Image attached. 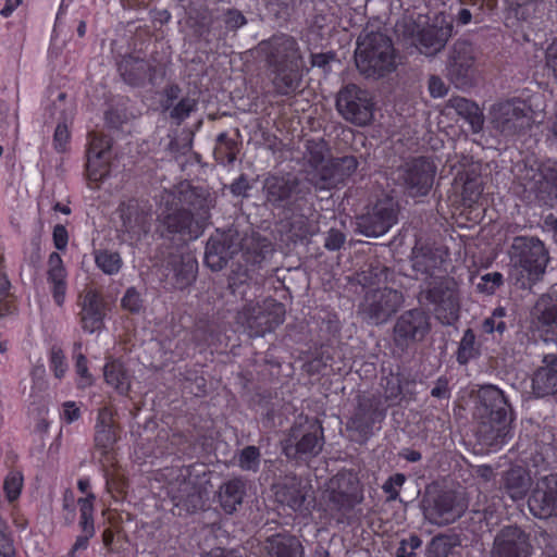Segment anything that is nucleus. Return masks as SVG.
<instances>
[{"instance_id":"nucleus-1","label":"nucleus","mask_w":557,"mask_h":557,"mask_svg":"<svg viewBox=\"0 0 557 557\" xmlns=\"http://www.w3.org/2000/svg\"><path fill=\"white\" fill-rule=\"evenodd\" d=\"M356 481L351 474L338 473L332 478L324 493L327 497V507L318 504L312 496V487L297 478L289 479L288 483L278 485L275 495L280 503L288 506L304 517L310 516L313 510L324 513L349 508L354 504Z\"/></svg>"},{"instance_id":"nucleus-2","label":"nucleus","mask_w":557,"mask_h":557,"mask_svg":"<svg viewBox=\"0 0 557 557\" xmlns=\"http://www.w3.org/2000/svg\"><path fill=\"white\" fill-rule=\"evenodd\" d=\"M274 74L273 84L281 95L294 92L300 82L302 66L296 41L288 36H276L260 45Z\"/></svg>"},{"instance_id":"nucleus-3","label":"nucleus","mask_w":557,"mask_h":557,"mask_svg":"<svg viewBox=\"0 0 557 557\" xmlns=\"http://www.w3.org/2000/svg\"><path fill=\"white\" fill-rule=\"evenodd\" d=\"M359 72L369 78H380L397 67L396 52L388 36L367 29L359 36L355 52Z\"/></svg>"},{"instance_id":"nucleus-4","label":"nucleus","mask_w":557,"mask_h":557,"mask_svg":"<svg viewBox=\"0 0 557 557\" xmlns=\"http://www.w3.org/2000/svg\"><path fill=\"white\" fill-rule=\"evenodd\" d=\"M515 284L530 288L544 274L548 256L543 243L533 237H516L510 249Z\"/></svg>"},{"instance_id":"nucleus-5","label":"nucleus","mask_w":557,"mask_h":557,"mask_svg":"<svg viewBox=\"0 0 557 557\" xmlns=\"http://www.w3.org/2000/svg\"><path fill=\"white\" fill-rule=\"evenodd\" d=\"M515 171L525 191L535 194L549 207L557 206V161L530 158L517 164Z\"/></svg>"},{"instance_id":"nucleus-6","label":"nucleus","mask_w":557,"mask_h":557,"mask_svg":"<svg viewBox=\"0 0 557 557\" xmlns=\"http://www.w3.org/2000/svg\"><path fill=\"white\" fill-rule=\"evenodd\" d=\"M284 306L272 298H267L260 304H248L238 313L240 323L251 337L263 336L272 332L284 322Z\"/></svg>"},{"instance_id":"nucleus-7","label":"nucleus","mask_w":557,"mask_h":557,"mask_svg":"<svg viewBox=\"0 0 557 557\" xmlns=\"http://www.w3.org/2000/svg\"><path fill=\"white\" fill-rule=\"evenodd\" d=\"M525 101L511 99L492 106L488 120L492 127L505 137L513 136L529 128L535 117L529 115Z\"/></svg>"},{"instance_id":"nucleus-8","label":"nucleus","mask_w":557,"mask_h":557,"mask_svg":"<svg viewBox=\"0 0 557 557\" xmlns=\"http://www.w3.org/2000/svg\"><path fill=\"white\" fill-rule=\"evenodd\" d=\"M336 109L347 122L366 126L373 121L375 103L368 90L349 84L338 91Z\"/></svg>"},{"instance_id":"nucleus-9","label":"nucleus","mask_w":557,"mask_h":557,"mask_svg":"<svg viewBox=\"0 0 557 557\" xmlns=\"http://www.w3.org/2000/svg\"><path fill=\"white\" fill-rule=\"evenodd\" d=\"M158 220L169 233H178L190 239H196L203 227V223L194 220L188 211L178 209L175 195L166 190L161 196Z\"/></svg>"},{"instance_id":"nucleus-10","label":"nucleus","mask_w":557,"mask_h":557,"mask_svg":"<svg viewBox=\"0 0 557 557\" xmlns=\"http://www.w3.org/2000/svg\"><path fill=\"white\" fill-rule=\"evenodd\" d=\"M398 207L392 197L377 200L370 211L359 218L358 225L368 237L386 234L397 223Z\"/></svg>"},{"instance_id":"nucleus-11","label":"nucleus","mask_w":557,"mask_h":557,"mask_svg":"<svg viewBox=\"0 0 557 557\" xmlns=\"http://www.w3.org/2000/svg\"><path fill=\"white\" fill-rule=\"evenodd\" d=\"M425 298L435 305V315L443 324L451 325L459 319V298L453 282H436L425 292Z\"/></svg>"},{"instance_id":"nucleus-12","label":"nucleus","mask_w":557,"mask_h":557,"mask_svg":"<svg viewBox=\"0 0 557 557\" xmlns=\"http://www.w3.org/2000/svg\"><path fill=\"white\" fill-rule=\"evenodd\" d=\"M436 166L426 158L414 159L398 171L411 196H424L433 185Z\"/></svg>"},{"instance_id":"nucleus-13","label":"nucleus","mask_w":557,"mask_h":557,"mask_svg":"<svg viewBox=\"0 0 557 557\" xmlns=\"http://www.w3.org/2000/svg\"><path fill=\"white\" fill-rule=\"evenodd\" d=\"M111 143L107 137L94 135L87 151L86 172L91 188L98 187L110 174Z\"/></svg>"},{"instance_id":"nucleus-14","label":"nucleus","mask_w":557,"mask_h":557,"mask_svg":"<svg viewBox=\"0 0 557 557\" xmlns=\"http://www.w3.org/2000/svg\"><path fill=\"white\" fill-rule=\"evenodd\" d=\"M531 513L540 519L557 515V475L540 478L528 500Z\"/></svg>"},{"instance_id":"nucleus-15","label":"nucleus","mask_w":557,"mask_h":557,"mask_svg":"<svg viewBox=\"0 0 557 557\" xmlns=\"http://www.w3.org/2000/svg\"><path fill=\"white\" fill-rule=\"evenodd\" d=\"M468 502L460 493H444L425 507L424 515L434 524H448L462 516Z\"/></svg>"},{"instance_id":"nucleus-16","label":"nucleus","mask_w":557,"mask_h":557,"mask_svg":"<svg viewBox=\"0 0 557 557\" xmlns=\"http://www.w3.org/2000/svg\"><path fill=\"white\" fill-rule=\"evenodd\" d=\"M430 317L420 309L403 313L394 327L395 339L406 345L422 341L430 332Z\"/></svg>"},{"instance_id":"nucleus-17","label":"nucleus","mask_w":557,"mask_h":557,"mask_svg":"<svg viewBox=\"0 0 557 557\" xmlns=\"http://www.w3.org/2000/svg\"><path fill=\"white\" fill-rule=\"evenodd\" d=\"M451 30V23L444 15H436L431 25L417 33L414 45L421 53L433 55L444 48Z\"/></svg>"},{"instance_id":"nucleus-18","label":"nucleus","mask_w":557,"mask_h":557,"mask_svg":"<svg viewBox=\"0 0 557 557\" xmlns=\"http://www.w3.org/2000/svg\"><path fill=\"white\" fill-rule=\"evenodd\" d=\"M533 323L544 343L557 344V295H543L532 310Z\"/></svg>"},{"instance_id":"nucleus-19","label":"nucleus","mask_w":557,"mask_h":557,"mask_svg":"<svg viewBox=\"0 0 557 557\" xmlns=\"http://www.w3.org/2000/svg\"><path fill=\"white\" fill-rule=\"evenodd\" d=\"M403 301L401 294L391 288L375 290L366 297V311L369 319L380 324L397 311Z\"/></svg>"},{"instance_id":"nucleus-20","label":"nucleus","mask_w":557,"mask_h":557,"mask_svg":"<svg viewBox=\"0 0 557 557\" xmlns=\"http://www.w3.org/2000/svg\"><path fill=\"white\" fill-rule=\"evenodd\" d=\"M531 545L527 534L517 527H508L496 536L493 557H529Z\"/></svg>"},{"instance_id":"nucleus-21","label":"nucleus","mask_w":557,"mask_h":557,"mask_svg":"<svg viewBox=\"0 0 557 557\" xmlns=\"http://www.w3.org/2000/svg\"><path fill=\"white\" fill-rule=\"evenodd\" d=\"M234 234L218 233L211 236L207 243L205 262L213 271L221 270L238 250L239 245L234 243Z\"/></svg>"},{"instance_id":"nucleus-22","label":"nucleus","mask_w":557,"mask_h":557,"mask_svg":"<svg viewBox=\"0 0 557 557\" xmlns=\"http://www.w3.org/2000/svg\"><path fill=\"white\" fill-rule=\"evenodd\" d=\"M307 153L305 158L314 172L312 180L320 178L321 183L315 182L320 188L327 187V180L334 177V173L330 168L332 159L329 158V147L323 139H311L307 141Z\"/></svg>"},{"instance_id":"nucleus-23","label":"nucleus","mask_w":557,"mask_h":557,"mask_svg":"<svg viewBox=\"0 0 557 557\" xmlns=\"http://www.w3.org/2000/svg\"><path fill=\"white\" fill-rule=\"evenodd\" d=\"M53 108L59 114L60 121L55 126L52 144L57 152L64 153L69 150L70 146V124L74 116V108L71 101H66L64 92L59 94L58 101L54 102Z\"/></svg>"},{"instance_id":"nucleus-24","label":"nucleus","mask_w":557,"mask_h":557,"mask_svg":"<svg viewBox=\"0 0 557 557\" xmlns=\"http://www.w3.org/2000/svg\"><path fill=\"white\" fill-rule=\"evenodd\" d=\"M103 302L101 296L95 290H88L82 299L79 322L82 329L89 333H96L103 326Z\"/></svg>"},{"instance_id":"nucleus-25","label":"nucleus","mask_w":557,"mask_h":557,"mask_svg":"<svg viewBox=\"0 0 557 557\" xmlns=\"http://www.w3.org/2000/svg\"><path fill=\"white\" fill-rule=\"evenodd\" d=\"M543 366L534 373L532 391L536 397H545L557 393V357L545 355Z\"/></svg>"},{"instance_id":"nucleus-26","label":"nucleus","mask_w":557,"mask_h":557,"mask_svg":"<svg viewBox=\"0 0 557 557\" xmlns=\"http://www.w3.org/2000/svg\"><path fill=\"white\" fill-rule=\"evenodd\" d=\"M446 252L442 249L431 247L416 246L412 250V268L417 273L431 275L436 278L442 276L437 274L444 262Z\"/></svg>"},{"instance_id":"nucleus-27","label":"nucleus","mask_w":557,"mask_h":557,"mask_svg":"<svg viewBox=\"0 0 557 557\" xmlns=\"http://www.w3.org/2000/svg\"><path fill=\"white\" fill-rule=\"evenodd\" d=\"M95 443L98 450L107 456L108 461H111L110 456L113 446L116 442L115 426L113 423V412L109 408L99 410L96 423Z\"/></svg>"},{"instance_id":"nucleus-28","label":"nucleus","mask_w":557,"mask_h":557,"mask_svg":"<svg viewBox=\"0 0 557 557\" xmlns=\"http://www.w3.org/2000/svg\"><path fill=\"white\" fill-rule=\"evenodd\" d=\"M48 282L51 286L52 297L58 306H63L66 295V270L61 256L52 252L48 260Z\"/></svg>"},{"instance_id":"nucleus-29","label":"nucleus","mask_w":557,"mask_h":557,"mask_svg":"<svg viewBox=\"0 0 557 557\" xmlns=\"http://www.w3.org/2000/svg\"><path fill=\"white\" fill-rule=\"evenodd\" d=\"M447 108L453 109L471 127L473 133H479L484 124V115L480 107L463 97H453L448 100Z\"/></svg>"},{"instance_id":"nucleus-30","label":"nucleus","mask_w":557,"mask_h":557,"mask_svg":"<svg viewBox=\"0 0 557 557\" xmlns=\"http://www.w3.org/2000/svg\"><path fill=\"white\" fill-rule=\"evenodd\" d=\"M269 557H305V549L299 540L293 535L275 534L268 539Z\"/></svg>"},{"instance_id":"nucleus-31","label":"nucleus","mask_w":557,"mask_h":557,"mask_svg":"<svg viewBox=\"0 0 557 557\" xmlns=\"http://www.w3.org/2000/svg\"><path fill=\"white\" fill-rule=\"evenodd\" d=\"M103 376L106 383L119 394L127 395L131 391L133 376L121 361H108L104 366Z\"/></svg>"},{"instance_id":"nucleus-32","label":"nucleus","mask_w":557,"mask_h":557,"mask_svg":"<svg viewBox=\"0 0 557 557\" xmlns=\"http://www.w3.org/2000/svg\"><path fill=\"white\" fill-rule=\"evenodd\" d=\"M475 63V53L471 45L457 42L454 46L449 62V72L453 76L466 77Z\"/></svg>"},{"instance_id":"nucleus-33","label":"nucleus","mask_w":557,"mask_h":557,"mask_svg":"<svg viewBox=\"0 0 557 557\" xmlns=\"http://www.w3.org/2000/svg\"><path fill=\"white\" fill-rule=\"evenodd\" d=\"M245 495V483L239 479L225 482L219 490V500L222 509L231 515L236 511Z\"/></svg>"},{"instance_id":"nucleus-34","label":"nucleus","mask_w":557,"mask_h":557,"mask_svg":"<svg viewBox=\"0 0 557 557\" xmlns=\"http://www.w3.org/2000/svg\"><path fill=\"white\" fill-rule=\"evenodd\" d=\"M531 483V476L522 468H513L507 472L505 479V490L515 502L525 497Z\"/></svg>"},{"instance_id":"nucleus-35","label":"nucleus","mask_w":557,"mask_h":557,"mask_svg":"<svg viewBox=\"0 0 557 557\" xmlns=\"http://www.w3.org/2000/svg\"><path fill=\"white\" fill-rule=\"evenodd\" d=\"M322 449V429L311 423L308 431L296 444V451L301 456H315Z\"/></svg>"},{"instance_id":"nucleus-36","label":"nucleus","mask_w":557,"mask_h":557,"mask_svg":"<svg viewBox=\"0 0 557 557\" xmlns=\"http://www.w3.org/2000/svg\"><path fill=\"white\" fill-rule=\"evenodd\" d=\"M197 268V261L193 257H182L173 269V286L178 289L189 286L196 278Z\"/></svg>"},{"instance_id":"nucleus-37","label":"nucleus","mask_w":557,"mask_h":557,"mask_svg":"<svg viewBox=\"0 0 557 557\" xmlns=\"http://www.w3.org/2000/svg\"><path fill=\"white\" fill-rule=\"evenodd\" d=\"M264 191L270 201L276 202L286 199L293 189L289 180L284 176L271 175L264 181Z\"/></svg>"},{"instance_id":"nucleus-38","label":"nucleus","mask_w":557,"mask_h":557,"mask_svg":"<svg viewBox=\"0 0 557 557\" xmlns=\"http://www.w3.org/2000/svg\"><path fill=\"white\" fill-rule=\"evenodd\" d=\"M147 63L144 60H137L132 57L124 59L119 71L124 81L129 85H137L146 77Z\"/></svg>"},{"instance_id":"nucleus-39","label":"nucleus","mask_w":557,"mask_h":557,"mask_svg":"<svg viewBox=\"0 0 557 557\" xmlns=\"http://www.w3.org/2000/svg\"><path fill=\"white\" fill-rule=\"evenodd\" d=\"M96 265L107 275H114L120 272L123 261L117 252L98 250L95 252Z\"/></svg>"},{"instance_id":"nucleus-40","label":"nucleus","mask_w":557,"mask_h":557,"mask_svg":"<svg viewBox=\"0 0 557 557\" xmlns=\"http://www.w3.org/2000/svg\"><path fill=\"white\" fill-rule=\"evenodd\" d=\"M492 419L495 421V425L492 426L491 435L487 440L491 443L503 444L509 434L511 419L507 417L506 411L503 409L493 412Z\"/></svg>"},{"instance_id":"nucleus-41","label":"nucleus","mask_w":557,"mask_h":557,"mask_svg":"<svg viewBox=\"0 0 557 557\" xmlns=\"http://www.w3.org/2000/svg\"><path fill=\"white\" fill-rule=\"evenodd\" d=\"M358 166V161L352 156H346L338 159H332L330 168L334 173V177L327 180L330 183H335L343 180L346 176L352 174Z\"/></svg>"},{"instance_id":"nucleus-42","label":"nucleus","mask_w":557,"mask_h":557,"mask_svg":"<svg viewBox=\"0 0 557 557\" xmlns=\"http://www.w3.org/2000/svg\"><path fill=\"white\" fill-rule=\"evenodd\" d=\"M96 496L92 493H88L86 497L78 499V507L81 512V528L82 531H87L89 535L95 534L94 525V503Z\"/></svg>"},{"instance_id":"nucleus-43","label":"nucleus","mask_w":557,"mask_h":557,"mask_svg":"<svg viewBox=\"0 0 557 557\" xmlns=\"http://www.w3.org/2000/svg\"><path fill=\"white\" fill-rule=\"evenodd\" d=\"M479 355V349L475 345V335L472 330L465 331L458 347L457 360L461 364L468 363L471 359Z\"/></svg>"},{"instance_id":"nucleus-44","label":"nucleus","mask_w":557,"mask_h":557,"mask_svg":"<svg viewBox=\"0 0 557 557\" xmlns=\"http://www.w3.org/2000/svg\"><path fill=\"white\" fill-rule=\"evenodd\" d=\"M506 313L507 311L504 307L495 308L492 315L483 321V331L487 334H492L493 332L503 334L506 331V323L504 321Z\"/></svg>"},{"instance_id":"nucleus-45","label":"nucleus","mask_w":557,"mask_h":557,"mask_svg":"<svg viewBox=\"0 0 557 557\" xmlns=\"http://www.w3.org/2000/svg\"><path fill=\"white\" fill-rule=\"evenodd\" d=\"M260 465V451L255 446L245 447L238 457V466L246 471H257Z\"/></svg>"},{"instance_id":"nucleus-46","label":"nucleus","mask_w":557,"mask_h":557,"mask_svg":"<svg viewBox=\"0 0 557 557\" xmlns=\"http://www.w3.org/2000/svg\"><path fill=\"white\" fill-rule=\"evenodd\" d=\"M123 225L126 232L132 233L134 235H140V233H146L148 231L147 219L145 215L136 213L133 220V214L129 212L126 214L122 213Z\"/></svg>"},{"instance_id":"nucleus-47","label":"nucleus","mask_w":557,"mask_h":557,"mask_svg":"<svg viewBox=\"0 0 557 557\" xmlns=\"http://www.w3.org/2000/svg\"><path fill=\"white\" fill-rule=\"evenodd\" d=\"M23 475L20 472H10L4 480V493L10 502L15 500L22 491Z\"/></svg>"},{"instance_id":"nucleus-48","label":"nucleus","mask_w":557,"mask_h":557,"mask_svg":"<svg viewBox=\"0 0 557 557\" xmlns=\"http://www.w3.org/2000/svg\"><path fill=\"white\" fill-rule=\"evenodd\" d=\"M503 275L498 272L487 273L483 275L478 283L476 287L480 292L485 294H494L495 290L502 285Z\"/></svg>"},{"instance_id":"nucleus-49","label":"nucleus","mask_w":557,"mask_h":557,"mask_svg":"<svg viewBox=\"0 0 557 557\" xmlns=\"http://www.w3.org/2000/svg\"><path fill=\"white\" fill-rule=\"evenodd\" d=\"M50 368L55 377L61 379L67 371L65 356L60 348L53 347L50 352Z\"/></svg>"},{"instance_id":"nucleus-50","label":"nucleus","mask_w":557,"mask_h":557,"mask_svg":"<svg viewBox=\"0 0 557 557\" xmlns=\"http://www.w3.org/2000/svg\"><path fill=\"white\" fill-rule=\"evenodd\" d=\"M406 476L401 473L392 475L382 486L383 491L388 495V500H396L399 495V488L404 485Z\"/></svg>"},{"instance_id":"nucleus-51","label":"nucleus","mask_w":557,"mask_h":557,"mask_svg":"<svg viewBox=\"0 0 557 557\" xmlns=\"http://www.w3.org/2000/svg\"><path fill=\"white\" fill-rule=\"evenodd\" d=\"M172 496V500L174 506L178 509L177 515H182V510L184 509L186 513L193 512L197 504L200 500V496L198 494H188L186 500H182L178 496L172 494V488L168 492Z\"/></svg>"},{"instance_id":"nucleus-52","label":"nucleus","mask_w":557,"mask_h":557,"mask_svg":"<svg viewBox=\"0 0 557 557\" xmlns=\"http://www.w3.org/2000/svg\"><path fill=\"white\" fill-rule=\"evenodd\" d=\"M122 306L126 310L138 312L143 307L139 293L133 287L128 288L122 298Z\"/></svg>"},{"instance_id":"nucleus-53","label":"nucleus","mask_w":557,"mask_h":557,"mask_svg":"<svg viewBox=\"0 0 557 557\" xmlns=\"http://www.w3.org/2000/svg\"><path fill=\"white\" fill-rule=\"evenodd\" d=\"M421 546V540L417 535H410L409 539L403 540L396 552V557H412L414 550Z\"/></svg>"},{"instance_id":"nucleus-54","label":"nucleus","mask_w":557,"mask_h":557,"mask_svg":"<svg viewBox=\"0 0 557 557\" xmlns=\"http://www.w3.org/2000/svg\"><path fill=\"white\" fill-rule=\"evenodd\" d=\"M76 372L79 376L78 385L81 387H86V386L91 385L92 377H91L90 373L88 372L87 360H86L85 356H83L82 354H78L76 357Z\"/></svg>"},{"instance_id":"nucleus-55","label":"nucleus","mask_w":557,"mask_h":557,"mask_svg":"<svg viewBox=\"0 0 557 557\" xmlns=\"http://www.w3.org/2000/svg\"><path fill=\"white\" fill-rule=\"evenodd\" d=\"M196 103L191 99H182L172 110L171 116L176 120L186 119L190 112L195 109Z\"/></svg>"},{"instance_id":"nucleus-56","label":"nucleus","mask_w":557,"mask_h":557,"mask_svg":"<svg viewBox=\"0 0 557 557\" xmlns=\"http://www.w3.org/2000/svg\"><path fill=\"white\" fill-rule=\"evenodd\" d=\"M345 242V235L337 231V230H331L326 237L324 246L329 250H338Z\"/></svg>"},{"instance_id":"nucleus-57","label":"nucleus","mask_w":557,"mask_h":557,"mask_svg":"<svg viewBox=\"0 0 557 557\" xmlns=\"http://www.w3.org/2000/svg\"><path fill=\"white\" fill-rule=\"evenodd\" d=\"M0 555L3 557H13L15 555L13 541L4 530H0Z\"/></svg>"},{"instance_id":"nucleus-58","label":"nucleus","mask_w":557,"mask_h":557,"mask_svg":"<svg viewBox=\"0 0 557 557\" xmlns=\"http://www.w3.org/2000/svg\"><path fill=\"white\" fill-rule=\"evenodd\" d=\"M81 417V410L76 403L74 401H66L63 404V411H62V419L67 422L72 423Z\"/></svg>"},{"instance_id":"nucleus-59","label":"nucleus","mask_w":557,"mask_h":557,"mask_svg":"<svg viewBox=\"0 0 557 557\" xmlns=\"http://www.w3.org/2000/svg\"><path fill=\"white\" fill-rule=\"evenodd\" d=\"M246 24L245 16L236 10L228 11L225 15V25L228 29H237Z\"/></svg>"},{"instance_id":"nucleus-60","label":"nucleus","mask_w":557,"mask_h":557,"mask_svg":"<svg viewBox=\"0 0 557 557\" xmlns=\"http://www.w3.org/2000/svg\"><path fill=\"white\" fill-rule=\"evenodd\" d=\"M69 240L67 231L63 225H55L53 228V243L57 249H65Z\"/></svg>"},{"instance_id":"nucleus-61","label":"nucleus","mask_w":557,"mask_h":557,"mask_svg":"<svg viewBox=\"0 0 557 557\" xmlns=\"http://www.w3.org/2000/svg\"><path fill=\"white\" fill-rule=\"evenodd\" d=\"M429 90L432 97L434 98H441L446 95L447 88L445 83L436 77L432 76L429 81Z\"/></svg>"},{"instance_id":"nucleus-62","label":"nucleus","mask_w":557,"mask_h":557,"mask_svg":"<svg viewBox=\"0 0 557 557\" xmlns=\"http://www.w3.org/2000/svg\"><path fill=\"white\" fill-rule=\"evenodd\" d=\"M546 63L557 77V38L548 46L546 50Z\"/></svg>"},{"instance_id":"nucleus-63","label":"nucleus","mask_w":557,"mask_h":557,"mask_svg":"<svg viewBox=\"0 0 557 557\" xmlns=\"http://www.w3.org/2000/svg\"><path fill=\"white\" fill-rule=\"evenodd\" d=\"M334 59L333 53H315L311 57L312 66L325 69L326 65Z\"/></svg>"},{"instance_id":"nucleus-64","label":"nucleus","mask_w":557,"mask_h":557,"mask_svg":"<svg viewBox=\"0 0 557 557\" xmlns=\"http://www.w3.org/2000/svg\"><path fill=\"white\" fill-rule=\"evenodd\" d=\"M21 2L22 0H5V5L0 10L1 16L9 17Z\"/></svg>"}]
</instances>
